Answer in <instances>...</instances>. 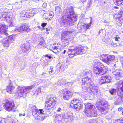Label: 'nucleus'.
Segmentation results:
<instances>
[{"instance_id": "79ce46f5", "label": "nucleus", "mask_w": 123, "mask_h": 123, "mask_svg": "<svg viewBox=\"0 0 123 123\" xmlns=\"http://www.w3.org/2000/svg\"><path fill=\"white\" fill-rule=\"evenodd\" d=\"M117 123H123V118H121L117 120Z\"/></svg>"}, {"instance_id": "c03bdc74", "label": "nucleus", "mask_w": 123, "mask_h": 123, "mask_svg": "<svg viewBox=\"0 0 123 123\" xmlns=\"http://www.w3.org/2000/svg\"><path fill=\"white\" fill-rule=\"evenodd\" d=\"M47 23H42L41 24V26L43 27H44L47 25Z\"/></svg>"}, {"instance_id": "7c9ffc66", "label": "nucleus", "mask_w": 123, "mask_h": 123, "mask_svg": "<svg viewBox=\"0 0 123 123\" xmlns=\"http://www.w3.org/2000/svg\"><path fill=\"white\" fill-rule=\"evenodd\" d=\"M114 2L116 5L119 6H123V0H114Z\"/></svg>"}, {"instance_id": "473e14b6", "label": "nucleus", "mask_w": 123, "mask_h": 123, "mask_svg": "<svg viewBox=\"0 0 123 123\" xmlns=\"http://www.w3.org/2000/svg\"><path fill=\"white\" fill-rule=\"evenodd\" d=\"M109 92L111 95H115L117 92L116 89L113 88H111L109 90Z\"/></svg>"}, {"instance_id": "9b49d317", "label": "nucleus", "mask_w": 123, "mask_h": 123, "mask_svg": "<svg viewBox=\"0 0 123 123\" xmlns=\"http://www.w3.org/2000/svg\"><path fill=\"white\" fill-rule=\"evenodd\" d=\"M82 85L84 86H86V90L85 91V89H84V87H83V89L84 91H86V89H87V88L91 87V86H94V84H93V82L91 81L90 78H86L85 77L82 79Z\"/></svg>"}, {"instance_id": "37998d69", "label": "nucleus", "mask_w": 123, "mask_h": 123, "mask_svg": "<svg viewBox=\"0 0 123 123\" xmlns=\"http://www.w3.org/2000/svg\"><path fill=\"white\" fill-rule=\"evenodd\" d=\"M45 42H39V45L43 47L45 45Z\"/></svg>"}, {"instance_id": "c9c22d12", "label": "nucleus", "mask_w": 123, "mask_h": 123, "mask_svg": "<svg viewBox=\"0 0 123 123\" xmlns=\"http://www.w3.org/2000/svg\"><path fill=\"white\" fill-rule=\"evenodd\" d=\"M116 21H117L116 24L118 26H121L122 24V18H121L120 19H119L118 20L117 19V18H116Z\"/></svg>"}, {"instance_id": "f03ea898", "label": "nucleus", "mask_w": 123, "mask_h": 123, "mask_svg": "<svg viewBox=\"0 0 123 123\" xmlns=\"http://www.w3.org/2000/svg\"><path fill=\"white\" fill-rule=\"evenodd\" d=\"M93 64V69L95 74L99 75L105 74L108 68L106 66H104L100 61L95 60Z\"/></svg>"}, {"instance_id": "a18cd8bd", "label": "nucleus", "mask_w": 123, "mask_h": 123, "mask_svg": "<svg viewBox=\"0 0 123 123\" xmlns=\"http://www.w3.org/2000/svg\"><path fill=\"white\" fill-rule=\"evenodd\" d=\"M114 39L116 41H118V40L120 39V38L117 35L114 37Z\"/></svg>"}, {"instance_id": "1a4fd4ad", "label": "nucleus", "mask_w": 123, "mask_h": 123, "mask_svg": "<svg viewBox=\"0 0 123 123\" xmlns=\"http://www.w3.org/2000/svg\"><path fill=\"white\" fill-rule=\"evenodd\" d=\"M3 38L0 39V42H2L4 47H7L9 46L13 42L14 40L12 35L8 36L6 38L4 37Z\"/></svg>"}, {"instance_id": "bf43d9fd", "label": "nucleus", "mask_w": 123, "mask_h": 123, "mask_svg": "<svg viewBox=\"0 0 123 123\" xmlns=\"http://www.w3.org/2000/svg\"><path fill=\"white\" fill-rule=\"evenodd\" d=\"M61 80H62V81H58V83H60V85H61V83H64V82H63V81H62L63 80L64 81L65 80L63 79H61Z\"/></svg>"}, {"instance_id": "dca6fc26", "label": "nucleus", "mask_w": 123, "mask_h": 123, "mask_svg": "<svg viewBox=\"0 0 123 123\" xmlns=\"http://www.w3.org/2000/svg\"><path fill=\"white\" fill-rule=\"evenodd\" d=\"M7 26L5 24L0 25V39L3 38L5 35L7 36L8 34L6 32V29Z\"/></svg>"}, {"instance_id": "0e129e2a", "label": "nucleus", "mask_w": 123, "mask_h": 123, "mask_svg": "<svg viewBox=\"0 0 123 123\" xmlns=\"http://www.w3.org/2000/svg\"><path fill=\"white\" fill-rule=\"evenodd\" d=\"M50 15V13H48L47 14V15H45V16L47 17V18H48V17L49 16V15Z\"/></svg>"}, {"instance_id": "f3484780", "label": "nucleus", "mask_w": 123, "mask_h": 123, "mask_svg": "<svg viewBox=\"0 0 123 123\" xmlns=\"http://www.w3.org/2000/svg\"><path fill=\"white\" fill-rule=\"evenodd\" d=\"M111 81V78L109 75L102 76L99 79V83L100 85L109 83Z\"/></svg>"}, {"instance_id": "cd10ccee", "label": "nucleus", "mask_w": 123, "mask_h": 123, "mask_svg": "<svg viewBox=\"0 0 123 123\" xmlns=\"http://www.w3.org/2000/svg\"><path fill=\"white\" fill-rule=\"evenodd\" d=\"M27 12V10H24L21 12L20 15L22 18L25 19L28 18Z\"/></svg>"}, {"instance_id": "c85d7f7f", "label": "nucleus", "mask_w": 123, "mask_h": 123, "mask_svg": "<svg viewBox=\"0 0 123 123\" xmlns=\"http://www.w3.org/2000/svg\"><path fill=\"white\" fill-rule=\"evenodd\" d=\"M64 115L62 114H58L55 116V119L57 121H61L64 119Z\"/></svg>"}, {"instance_id": "69168bd1", "label": "nucleus", "mask_w": 123, "mask_h": 123, "mask_svg": "<svg viewBox=\"0 0 123 123\" xmlns=\"http://www.w3.org/2000/svg\"><path fill=\"white\" fill-rule=\"evenodd\" d=\"M47 74V73L46 72H43L42 74V75H45V74Z\"/></svg>"}, {"instance_id": "3c124183", "label": "nucleus", "mask_w": 123, "mask_h": 123, "mask_svg": "<svg viewBox=\"0 0 123 123\" xmlns=\"http://www.w3.org/2000/svg\"><path fill=\"white\" fill-rule=\"evenodd\" d=\"M4 120V119L0 118V123H5Z\"/></svg>"}, {"instance_id": "6ab92c4d", "label": "nucleus", "mask_w": 123, "mask_h": 123, "mask_svg": "<svg viewBox=\"0 0 123 123\" xmlns=\"http://www.w3.org/2000/svg\"><path fill=\"white\" fill-rule=\"evenodd\" d=\"M45 114H37L36 111L33 113V115L34 116L35 118L37 120H39V121H42L45 118L46 116Z\"/></svg>"}, {"instance_id": "bb28decb", "label": "nucleus", "mask_w": 123, "mask_h": 123, "mask_svg": "<svg viewBox=\"0 0 123 123\" xmlns=\"http://www.w3.org/2000/svg\"><path fill=\"white\" fill-rule=\"evenodd\" d=\"M14 87L11 83L9 84L8 86H7L6 90L8 93L11 94L14 89Z\"/></svg>"}, {"instance_id": "72a5a7b5", "label": "nucleus", "mask_w": 123, "mask_h": 123, "mask_svg": "<svg viewBox=\"0 0 123 123\" xmlns=\"http://www.w3.org/2000/svg\"><path fill=\"white\" fill-rule=\"evenodd\" d=\"M84 74L86 78H90L92 76V74L90 72H85Z\"/></svg>"}, {"instance_id": "4c0bfd02", "label": "nucleus", "mask_w": 123, "mask_h": 123, "mask_svg": "<svg viewBox=\"0 0 123 123\" xmlns=\"http://www.w3.org/2000/svg\"><path fill=\"white\" fill-rule=\"evenodd\" d=\"M81 102L80 101L79 99H73L71 102V103L72 104H73L74 103H77L78 102Z\"/></svg>"}, {"instance_id": "f257e3e1", "label": "nucleus", "mask_w": 123, "mask_h": 123, "mask_svg": "<svg viewBox=\"0 0 123 123\" xmlns=\"http://www.w3.org/2000/svg\"><path fill=\"white\" fill-rule=\"evenodd\" d=\"M63 15L59 20L60 24L64 27H68L73 25L77 20V17L75 14L73 7H70L65 9Z\"/></svg>"}, {"instance_id": "6e6552de", "label": "nucleus", "mask_w": 123, "mask_h": 123, "mask_svg": "<svg viewBox=\"0 0 123 123\" xmlns=\"http://www.w3.org/2000/svg\"><path fill=\"white\" fill-rule=\"evenodd\" d=\"M57 100V99L55 97H52L49 98L45 104L46 109L48 110L53 108L56 103Z\"/></svg>"}, {"instance_id": "864d4df0", "label": "nucleus", "mask_w": 123, "mask_h": 123, "mask_svg": "<svg viewBox=\"0 0 123 123\" xmlns=\"http://www.w3.org/2000/svg\"><path fill=\"white\" fill-rule=\"evenodd\" d=\"M95 120L94 119H92L89 121L90 123H95Z\"/></svg>"}, {"instance_id": "6e6d98bb", "label": "nucleus", "mask_w": 123, "mask_h": 123, "mask_svg": "<svg viewBox=\"0 0 123 123\" xmlns=\"http://www.w3.org/2000/svg\"><path fill=\"white\" fill-rule=\"evenodd\" d=\"M120 61L123 66V57H121L120 59Z\"/></svg>"}, {"instance_id": "412c9836", "label": "nucleus", "mask_w": 123, "mask_h": 123, "mask_svg": "<svg viewBox=\"0 0 123 123\" xmlns=\"http://www.w3.org/2000/svg\"><path fill=\"white\" fill-rule=\"evenodd\" d=\"M64 119H68L69 121L72 122L74 118L73 116V113L70 112H68L65 114H64Z\"/></svg>"}, {"instance_id": "aec40b11", "label": "nucleus", "mask_w": 123, "mask_h": 123, "mask_svg": "<svg viewBox=\"0 0 123 123\" xmlns=\"http://www.w3.org/2000/svg\"><path fill=\"white\" fill-rule=\"evenodd\" d=\"M73 93L69 91H67L63 93V98L64 99L68 100L72 96Z\"/></svg>"}, {"instance_id": "e2e57ef3", "label": "nucleus", "mask_w": 123, "mask_h": 123, "mask_svg": "<svg viewBox=\"0 0 123 123\" xmlns=\"http://www.w3.org/2000/svg\"><path fill=\"white\" fill-rule=\"evenodd\" d=\"M111 45L112 46L114 45H116V44L113 42H111Z\"/></svg>"}, {"instance_id": "de8ad7c7", "label": "nucleus", "mask_w": 123, "mask_h": 123, "mask_svg": "<svg viewBox=\"0 0 123 123\" xmlns=\"http://www.w3.org/2000/svg\"><path fill=\"white\" fill-rule=\"evenodd\" d=\"M37 38L35 37H33L32 38V41H36L37 40Z\"/></svg>"}, {"instance_id": "603ef678", "label": "nucleus", "mask_w": 123, "mask_h": 123, "mask_svg": "<svg viewBox=\"0 0 123 123\" xmlns=\"http://www.w3.org/2000/svg\"><path fill=\"white\" fill-rule=\"evenodd\" d=\"M47 6V3H44L43 4L42 7L43 8H45Z\"/></svg>"}, {"instance_id": "4468645a", "label": "nucleus", "mask_w": 123, "mask_h": 123, "mask_svg": "<svg viewBox=\"0 0 123 123\" xmlns=\"http://www.w3.org/2000/svg\"><path fill=\"white\" fill-rule=\"evenodd\" d=\"M86 116L88 117H96L97 115L96 110L95 107L93 108L92 109H90L87 111L86 110H85L84 111Z\"/></svg>"}, {"instance_id": "8fccbe9b", "label": "nucleus", "mask_w": 123, "mask_h": 123, "mask_svg": "<svg viewBox=\"0 0 123 123\" xmlns=\"http://www.w3.org/2000/svg\"><path fill=\"white\" fill-rule=\"evenodd\" d=\"M45 42L44 39L42 37H41L39 39V42Z\"/></svg>"}, {"instance_id": "2eb2a0df", "label": "nucleus", "mask_w": 123, "mask_h": 123, "mask_svg": "<svg viewBox=\"0 0 123 123\" xmlns=\"http://www.w3.org/2000/svg\"><path fill=\"white\" fill-rule=\"evenodd\" d=\"M62 46L59 43H57L51 45L50 46L51 50L55 53L59 52L62 50Z\"/></svg>"}, {"instance_id": "b1692460", "label": "nucleus", "mask_w": 123, "mask_h": 123, "mask_svg": "<svg viewBox=\"0 0 123 123\" xmlns=\"http://www.w3.org/2000/svg\"><path fill=\"white\" fill-rule=\"evenodd\" d=\"M83 104L81 102H78L77 103H75L73 105L74 109L77 111H78L82 107Z\"/></svg>"}, {"instance_id": "f8f14e48", "label": "nucleus", "mask_w": 123, "mask_h": 123, "mask_svg": "<svg viewBox=\"0 0 123 123\" xmlns=\"http://www.w3.org/2000/svg\"><path fill=\"white\" fill-rule=\"evenodd\" d=\"M30 29L26 23H25L19 27H16L15 29L12 31L14 32H19L22 33L23 31L27 32Z\"/></svg>"}, {"instance_id": "58836bf2", "label": "nucleus", "mask_w": 123, "mask_h": 123, "mask_svg": "<svg viewBox=\"0 0 123 123\" xmlns=\"http://www.w3.org/2000/svg\"><path fill=\"white\" fill-rule=\"evenodd\" d=\"M62 10L61 8L58 6L56 7L55 8V11L56 13H60L61 11Z\"/></svg>"}, {"instance_id": "20e7f679", "label": "nucleus", "mask_w": 123, "mask_h": 123, "mask_svg": "<svg viewBox=\"0 0 123 123\" xmlns=\"http://www.w3.org/2000/svg\"><path fill=\"white\" fill-rule=\"evenodd\" d=\"M118 87H117V95L119 97H116L114 98V104L118 105L121 100L123 102V81H119L118 82Z\"/></svg>"}, {"instance_id": "5701e85b", "label": "nucleus", "mask_w": 123, "mask_h": 123, "mask_svg": "<svg viewBox=\"0 0 123 123\" xmlns=\"http://www.w3.org/2000/svg\"><path fill=\"white\" fill-rule=\"evenodd\" d=\"M121 70H117L113 72V73L115 75V78L118 80L122 77V73H121Z\"/></svg>"}, {"instance_id": "4d7b16f0", "label": "nucleus", "mask_w": 123, "mask_h": 123, "mask_svg": "<svg viewBox=\"0 0 123 123\" xmlns=\"http://www.w3.org/2000/svg\"><path fill=\"white\" fill-rule=\"evenodd\" d=\"M54 71L53 69H49V74H51Z\"/></svg>"}, {"instance_id": "7ed1b4c3", "label": "nucleus", "mask_w": 123, "mask_h": 123, "mask_svg": "<svg viewBox=\"0 0 123 123\" xmlns=\"http://www.w3.org/2000/svg\"><path fill=\"white\" fill-rule=\"evenodd\" d=\"M83 47L81 46L73 45L71 47V49H68V55L71 56V57L78 55L82 54L85 52Z\"/></svg>"}, {"instance_id": "49530a36", "label": "nucleus", "mask_w": 123, "mask_h": 123, "mask_svg": "<svg viewBox=\"0 0 123 123\" xmlns=\"http://www.w3.org/2000/svg\"><path fill=\"white\" fill-rule=\"evenodd\" d=\"M62 111V109L60 108H58L56 110V112H61Z\"/></svg>"}, {"instance_id": "2f4dec72", "label": "nucleus", "mask_w": 123, "mask_h": 123, "mask_svg": "<svg viewBox=\"0 0 123 123\" xmlns=\"http://www.w3.org/2000/svg\"><path fill=\"white\" fill-rule=\"evenodd\" d=\"M35 111H36V112H37V114H45V112L43 109H39V110L38 109L37 110H36L33 111V113Z\"/></svg>"}, {"instance_id": "13d9d810", "label": "nucleus", "mask_w": 123, "mask_h": 123, "mask_svg": "<svg viewBox=\"0 0 123 123\" xmlns=\"http://www.w3.org/2000/svg\"><path fill=\"white\" fill-rule=\"evenodd\" d=\"M123 109V108L122 107H120L118 109V111H121Z\"/></svg>"}, {"instance_id": "c756f323", "label": "nucleus", "mask_w": 123, "mask_h": 123, "mask_svg": "<svg viewBox=\"0 0 123 123\" xmlns=\"http://www.w3.org/2000/svg\"><path fill=\"white\" fill-rule=\"evenodd\" d=\"M27 11L28 18H30V17H33L35 14V12L34 10H27Z\"/></svg>"}, {"instance_id": "338daca9", "label": "nucleus", "mask_w": 123, "mask_h": 123, "mask_svg": "<svg viewBox=\"0 0 123 123\" xmlns=\"http://www.w3.org/2000/svg\"><path fill=\"white\" fill-rule=\"evenodd\" d=\"M66 52V50H64L63 52H62L63 54H65Z\"/></svg>"}, {"instance_id": "f704fd0d", "label": "nucleus", "mask_w": 123, "mask_h": 123, "mask_svg": "<svg viewBox=\"0 0 123 123\" xmlns=\"http://www.w3.org/2000/svg\"><path fill=\"white\" fill-rule=\"evenodd\" d=\"M118 14L117 16V19L118 20L120 19L122 16V14H123V12L122 10H120L118 12Z\"/></svg>"}, {"instance_id": "0eeeda50", "label": "nucleus", "mask_w": 123, "mask_h": 123, "mask_svg": "<svg viewBox=\"0 0 123 123\" xmlns=\"http://www.w3.org/2000/svg\"><path fill=\"white\" fill-rule=\"evenodd\" d=\"M73 30H68L65 31L63 35L61 37V39L62 42V43L64 44L65 46H66L69 44V42L70 41V38L68 37V35L70 33H72Z\"/></svg>"}, {"instance_id": "5fc2aeb1", "label": "nucleus", "mask_w": 123, "mask_h": 123, "mask_svg": "<svg viewBox=\"0 0 123 123\" xmlns=\"http://www.w3.org/2000/svg\"><path fill=\"white\" fill-rule=\"evenodd\" d=\"M64 68V64H62L61 65L60 67V69H63Z\"/></svg>"}, {"instance_id": "4be33fe9", "label": "nucleus", "mask_w": 123, "mask_h": 123, "mask_svg": "<svg viewBox=\"0 0 123 123\" xmlns=\"http://www.w3.org/2000/svg\"><path fill=\"white\" fill-rule=\"evenodd\" d=\"M90 88V91L89 93L91 95H96L98 91V87L94 85V86H91L89 87Z\"/></svg>"}, {"instance_id": "423d86ee", "label": "nucleus", "mask_w": 123, "mask_h": 123, "mask_svg": "<svg viewBox=\"0 0 123 123\" xmlns=\"http://www.w3.org/2000/svg\"><path fill=\"white\" fill-rule=\"evenodd\" d=\"M34 86L31 85L26 87L18 86L16 90V96L20 98L22 97L23 95H26L29 92V90L33 88Z\"/></svg>"}, {"instance_id": "e433bc0d", "label": "nucleus", "mask_w": 123, "mask_h": 123, "mask_svg": "<svg viewBox=\"0 0 123 123\" xmlns=\"http://www.w3.org/2000/svg\"><path fill=\"white\" fill-rule=\"evenodd\" d=\"M30 108L32 110V115H33V112L35 110H37L36 107L35 106H33L32 104L29 105Z\"/></svg>"}, {"instance_id": "680f3d73", "label": "nucleus", "mask_w": 123, "mask_h": 123, "mask_svg": "<svg viewBox=\"0 0 123 123\" xmlns=\"http://www.w3.org/2000/svg\"><path fill=\"white\" fill-rule=\"evenodd\" d=\"M86 0H80V1L82 3H83L84 2L86 1Z\"/></svg>"}, {"instance_id": "ea45409f", "label": "nucleus", "mask_w": 123, "mask_h": 123, "mask_svg": "<svg viewBox=\"0 0 123 123\" xmlns=\"http://www.w3.org/2000/svg\"><path fill=\"white\" fill-rule=\"evenodd\" d=\"M77 27L78 30H80L82 29V25L81 23H78L77 25Z\"/></svg>"}, {"instance_id": "a211bd4d", "label": "nucleus", "mask_w": 123, "mask_h": 123, "mask_svg": "<svg viewBox=\"0 0 123 123\" xmlns=\"http://www.w3.org/2000/svg\"><path fill=\"white\" fill-rule=\"evenodd\" d=\"M5 106L6 110L8 111H11L14 106L13 101L12 100H8L6 101Z\"/></svg>"}, {"instance_id": "ddd939ff", "label": "nucleus", "mask_w": 123, "mask_h": 123, "mask_svg": "<svg viewBox=\"0 0 123 123\" xmlns=\"http://www.w3.org/2000/svg\"><path fill=\"white\" fill-rule=\"evenodd\" d=\"M12 13L11 12H10L8 13L6 17L4 19L5 20H6L8 22H9L10 25L9 26L10 27H11L13 25H14L16 24V20L14 18L12 17V16L10 15L12 14Z\"/></svg>"}, {"instance_id": "9d476101", "label": "nucleus", "mask_w": 123, "mask_h": 123, "mask_svg": "<svg viewBox=\"0 0 123 123\" xmlns=\"http://www.w3.org/2000/svg\"><path fill=\"white\" fill-rule=\"evenodd\" d=\"M115 56L113 55H110L108 54H103L102 55L100 59L103 62L109 64L112 61L114 60Z\"/></svg>"}, {"instance_id": "39448f33", "label": "nucleus", "mask_w": 123, "mask_h": 123, "mask_svg": "<svg viewBox=\"0 0 123 123\" xmlns=\"http://www.w3.org/2000/svg\"><path fill=\"white\" fill-rule=\"evenodd\" d=\"M104 99L101 100L96 103V106L103 114H106L107 113L109 108V105L105 102Z\"/></svg>"}, {"instance_id": "774afa93", "label": "nucleus", "mask_w": 123, "mask_h": 123, "mask_svg": "<svg viewBox=\"0 0 123 123\" xmlns=\"http://www.w3.org/2000/svg\"><path fill=\"white\" fill-rule=\"evenodd\" d=\"M53 68V67L52 66H51L50 67V69H52Z\"/></svg>"}, {"instance_id": "a19ab883", "label": "nucleus", "mask_w": 123, "mask_h": 123, "mask_svg": "<svg viewBox=\"0 0 123 123\" xmlns=\"http://www.w3.org/2000/svg\"><path fill=\"white\" fill-rule=\"evenodd\" d=\"M8 13H5L4 14H2V15L0 17V19H1L2 18H4V20L6 16H7V15Z\"/></svg>"}, {"instance_id": "09e8293b", "label": "nucleus", "mask_w": 123, "mask_h": 123, "mask_svg": "<svg viewBox=\"0 0 123 123\" xmlns=\"http://www.w3.org/2000/svg\"><path fill=\"white\" fill-rule=\"evenodd\" d=\"M45 57H47V58H48L49 59H50L51 58H52V57L50 55H48V54H47L46 55H45Z\"/></svg>"}, {"instance_id": "a878e982", "label": "nucleus", "mask_w": 123, "mask_h": 123, "mask_svg": "<svg viewBox=\"0 0 123 123\" xmlns=\"http://www.w3.org/2000/svg\"><path fill=\"white\" fill-rule=\"evenodd\" d=\"M84 105H85V110H86L87 111H88L90 109H92L95 107L93 105L89 103H85Z\"/></svg>"}, {"instance_id": "393cba45", "label": "nucleus", "mask_w": 123, "mask_h": 123, "mask_svg": "<svg viewBox=\"0 0 123 123\" xmlns=\"http://www.w3.org/2000/svg\"><path fill=\"white\" fill-rule=\"evenodd\" d=\"M22 51L25 52H27L30 49L29 44L28 42L25 43L22 47Z\"/></svg>"}, {"instance_id": "052dcab7", "label": "nucleus", "mask_w": 123, "mask_h": 123, "mask_svg": "<svg viewBox=\"0 0 123 123\" xmlns=\"http://www.w3.org/2000/svg\"><path fill=\"white\" fill-rule=\"evenodd\" d=\"M25 113H23V114L20 113L19 114V115L20 116H24L25 115Z\"/></svg>"}]
</instances>
